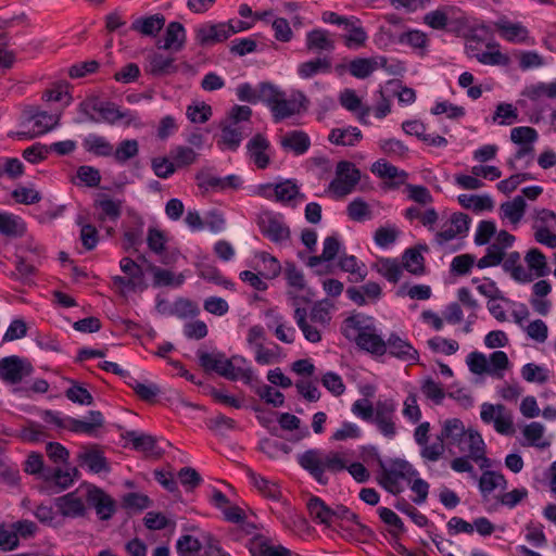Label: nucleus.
Here are the masks:
<instances>
[{
	"label": "nucleus",
	"mask_w": 556,
	"mask_h": 556,
	"mask_svg": "<svg viewBox=\"0 0 556 556\" xmlns=\"http://www.w3.org/2000/svg\"><path fill=\"white\" fill-rule=\"evenodd\" d=\"M298 463L321 485L329 482L326 471L337 473L346 469L359 483L369 479V471L363 464L355 462L348 466L339 452L324 453L319 448H311L298 455Z\"/></svg>",
	"instance_id": "obj_1"
},
{
	"label": "nucleus",
	"mask_w": 556,
	"mask_h": 556,
	"mask_svg": "<svg viewBox=\"0 0 556 556\" xmlns=\"http://www.w3.org/2000/svg\"><path fill=\"white\" fill-rule=\"evenodd\" d=\"M79 108L80 111L86 114L87 118L94 123L99 122V119L96 118L90 111L99 113L101 118L109 124H115L119 119L127 118V125H129L136 119V116H134L129 111L123 112L115 103L101 101L98 98H92L81 102Z\"/></svg>",
	"instance_id": "obj_2"
},
{
	"label": "nucleus",
	"mask_w": 556,
	"mask_h": 556,
	"mask_svg": "<svg viewBox=\"0 0 556 556\" xmlns=\"http://www.w3.org/2000/svg\"><path fill=\"white\" fill-rule=\"evenodd\" d=\"M361 179V172L349 161L337 164L336 178L330 182L329 189L338 197L351 193Z\"/></svg>",
	"instance_id": "obj_3"
},
{
	"label": "nucleus",
	"mask_w": 556,
	"mask_h": 556,
	"mask_svg": "<svg viewBox=\"0 0 556 556\" xmlns=\"http://www.w3.org/2000/svg\"><path fill=\"white\" fill-rule=\"evenodd\" d=\"M453 447H457L459 453L475 462H481L480 468L483 469L490 466L489 458L485 457L484 441L477 430L467 429L465 435H462Z\"/></svg>",
	"instance_id": "obj_4"
},
{
	"label": "nucleus",
	"mask_w": 556,
	"mask_h": 556,
	"mask_svg": "<svg viewBox=\"0 0 556 556\" xmlns=\"http://www.w3.org/2000/svg\"><path fill=\"white\" fill-rule=\"evenodd\" d=\"M228 23H204L194 30V38L200 47L206 48L226 41L233 35Z\"/></svg>",
	"instance_id": "obj_5"
},
{
	"label": "nucleus",
	"mask_w": 556,
	"mask_h": 556,
	"mask_svg": "<svg viewBox=\"0 0 556 556\" xmlns=\"http://www.w3.org/2000/svg\"><path fill=\"white\" fill-rule=\"evenodd\" d=\"M257 225L262 235L274 243H281L290 239V228L270 213L258 217Z\"/></svg>",
	"instance_id": "obj_6"
},
{
	"label": "nucleus",
	"mask_w": 556,
	"mask_h": 556,
	"mask_svg": "<svg viewBox=\"0 0 556 556\" xmlns=\"http://www.w3.org/2000/svg\"><path fill=\"white\" fill-rule=\"evenodd\" d=\"M395 412V404L392 400L378 401L375 407L372 420L379 431L388 438H393L396 433L393 415Z\"/></svg>",
	"instance_id": "obj_7"
},
{
	"label": "nucleus",
	"mask_w": 556,
	"mask_h": 556,
	"mask_svg": "<svg viewBox=\"0 0 556 556\" xmlns=\"http://www.w3.org/2000/svg\"><path fill=\"white\" fill-rule=\"evenodd\" d=\"M122 200H113L105 193H100L93 201V208L97 211L96 219L103 224L108 220L117 222L122 215Z\"/></svg>",
	"instance_id": "obj_8"
},
{
	"label": "nucleus",
	"mask_w": 556,
	"mask_h": 556,
	"mask_svg": "<svg viewBox=\"0 0 556 556\" xmlns=\"http://www.w3.org/2000/svg\"><path fill=\"white\" fill-rule=\"evenodd\" d=\"M87 503L96 509L101 520L112 518L116 510L115 501L102 489L92 486L87 492Z\"/></svg>",
	"instance_id": "obj_9"
},
{
	"label": "nucleus",
	"mask_w": 556,
	"mask_h": 556,
	"mask_svg": "<svg viewBox=\"0 0 556 556\" xmlns=\"http://www.w3.org/2000/svg\"><path fill=\"white\" fill-rule=\"evenodd\" d=\"M390 356L403 362L416 363L419 359L418 351L406 340L396 333H391L386 342Z\"/></svg>",
	"instance_id": "obj_10"
},
{
	"label": "nucleus",
	"mask_w": 556,
	"mask_h": 556,
	"mask_svg": "<svg viewBox=\"0 0 556 556\" xmlns=\"http://www.w3.org/2000/svg\"><path fill=\"white\" fill-rule=\"evenodd\" d=\"M30 371L25 370L24 363L18 356H8L0 361V379L16 384Z\"/></svg>",
	"instance_id": "obj_11"
},
{
	"label": "nucleus",
	"mask_w": 556,
	"mask_h": 556,
	"mask_svg": "<svg viewBox=\"0 0 556 556\" xmlns=\"http://www.w3.org/2000/svg\"><path fill=\"white\" fill-rule=\"evenodd\" d=\"M343 28L348 31L346 35L342 36L343 43L346 48H361L366 45L368 35L362 26L359 18L350 16L348 22L343 25Z\"/></svg>",
	"instance_id": "obj_12"
},
{
	"label": "nucleus",
	"mask_w": 556,
	"mask_h": 556,
	"mask_svg": "<svg viewBox=\"0 0 556 556\" xmlns=\"http://www.w3.org/2000/svg\"><path fill=\"white\" fill-rule=\"evenodd\" d=\"M354 341L359 349L372 355L382 356L387 353V341L375 333L374 330L357 333Z\"/></svg>",
	"instance_id": "obj_13"
},
{
	"label": "nucleus",
	"mask_w": 556,
	"mask_h": 556,
	"mask_svg": "<svg viewBox=\"0 0 556 556\" xmlns=\"http://www.w3.org/2000/svg\"><path fill=\"white\" fill-rule=\"evenodd\" d=\"M55 505L64 517H83L86 513V507L83 500L77 495V492H70L60 496L55 501Z\"/></svg>",
	"instance_id": "obj_14"
},
{
	"label": "nucleus",
	"mask_w": 556,
	"mask_h": 556,
	"mask_svg": "<svg viewBox=\"0 0 556 556\" xmlns=\"http://www.w3.org/2000/svg\"><path fill=\"white\" fill-rule=\"evenodd\" d=\"M247 148L257 168L265 169L269 165L270 159L268 154H266L269 142L262 134H256L249 141Z\"/></svg>",
	"instance_id": "obj_15"
},
{
	"label": "nucleus",
	"mask_w": 556,
	"mask_h": 556,
	"mask_svg": "<svg viewBox=\"0 0 556 556\" xmlns=\"http://www.w3.org/2000/svg\"><path fill=\"white\" fill-rule=\"evenodd\" d=\"M495 28L502 38L510 42L523 43L529 38L528 29L520 23L500 20L495 23Z\"/></svg>",
	"instance_id": "obj_16"
},
{
	"label": "nucleus",
	"mask_w": 556,
	"mask_h": 556,
	"mask_svg": "<svg viewBox=\"0 0 556 556\" xmlns=\"http://www.w3.org/2000/svg\"><path fill=\"white\" fill-rule=\"evenodd\" d=\"M165 25V17L161 13H156L146 17L136 18L130 29L143 36H156Z\"/></svg>",
	"instance_id": "obj_17"
},
{
	"label": "nucleus",
	"mask_w": 556,
	"mask_h": 556,
	"mask_svg": "<svg viewBox=\"0 0 556 556\" xmlns=\"http://www.w3.org/2000/svg\"><path fill=\"white\" fill-rule=\"evenodd\" d=\"M336 48V42L330 38L329 31L316 28L306 34V49L311 52H331Z\"/></svg>",
	"instance_id": "obj_18"
},
{
	"label": "nucleus",
	"mask_w": 556,
	"mask_h": 556,
	"mask_svg": "<svg viewBox=\"0 0 556 556\" xmlns=\"http://www.w3.org/2000/svg\"><path fill=\"white\" fill-rule=\"evenodd\" d=\"M504 271L509 273L511 278L518 282H530L533 280L531 274L527 273L525 267L520 264V253L517 251L510 252L505 255L501 263Z\"/></svg>",
	"instance_id": "obj_19"
},
{
	"label": "nucleus",
	"mask_w": 556,
	"mask_h": 556,
	"mask_svg": "<svg viewBox=\"0 0 556 556\" xmlns=\"http://www.w3.org/2000/svg\"><path fill=\"white\" fill-rule=\"evenodd\" d=\"M464 422L459 418H448L442 422L439 439L445 442L447 448H452L456 442L465 435Z\"/></svg>",
	"instance_id": "obj_20"
},
{
	"label": "nucleus",
	"mask_w": 556,
	"mask_h": 556,
	"mask_svg": "<svg viewBox=\"0 0 556 556\" xmlns=\"http://www.w3.org/2000/svg\"><path fill=\"white\" fill-rule=\"evenodd\" d=\"M90 421H84L75 418H67L66 429L75 433L92 434L97 428H101L104 424L103 416L99 410L89 412Z\"/></svg>",
	"instance_id": "obj_21"
},
{
	"label": "nucleus",
	"mask_w": 556,
	"mask_h": 556,
	"mask_svg": "<svg viewBox=\"0 0 556 556\" xmlns=\"http://www.w3.org/2000/svg\"><path fill=\"white\" fill-rule=\"evenodd\" d=\"M311 518L320 525L331 528V507L320 497L312 496L306 504Z\"/></svg>",
	"instance_id": "obj_22"
},
{
	"label": "nucleus",
	"mask_w": 556,
	"mask_h": 556,
	"mask_svg": "<svg viewBox=\"0 0 556 556\" xmlns=\"http://www.w3.org/2000/svg\"><path fill=\"white\" fill-rule=\"evenodd\" d=\"M267 317H271V324H268L267 327L269 329L275 328V336L281 342L291 344L294 342L295 330L292 327H286L283 317L275 312V309L269 308L265 312Z\"/></svg>",
	"instance_id": "obj_23"
},
{
	"label": "nucleus",
	"mask_w": 556,
	"mask_h": 556,
	"mask_svg": "<svg viewBox=\"0 0 556 556\" xmlns=\"http://www.w3.org/2000/svg\"><path fill=\"white\" fill-rule=\"evenodd\" d=\"M78 460L80 462V464L86 465L89 468V470L94 473L110 470V467L103 453L96 447L89 448L80 453L78 455Z\"/></svg>",
	"instance_id": "obj_24"
},
{
	"label": "nucleus",
	"mask_w": 556,
	"mask_h": 556,
	"mask_svg": "<svg viewBox=\"0 0 556 556\" xmlns=\"http://www.w3.org/2000/svg\"><path fill=\"white\" fill-rule=\"evenodd\" d=\"M331 72V61L329 58H316L306 62H303L298 67V74L304 78L308 79L319 73H330Z\"/></svg>",
	"instance_id": "obj_25"
},
{
	"label": "nucleus",
	"mask_w": 556,
	"mask_h": 556,
	"mask_svg": "<svg viewBox=\"0 0 556 556\" xmlns=\"http://www.w3.org/2000/svg\"><path fill=\"white\" fill-rule=\"evenodd\" d=\"M185 41L186 30L184 25L179 22H170L166 27L163 48L179 51L182 49Z\"/></svg>",
	"instance_id": "obj_26"
},
{
	"label": "nucleus",
	"mask_w": 556,
	"mask_h": 556,
	"mask_svg": "<svg viewBox=\"0 0 556 556\" xmlns=\"http://www.w3.org/2000/svg\"><path fill=\"white\" fill-rule=\"evenodd\" d=\"M248 476L262 495L273 501H279L281 498V491L276 482L267 480L255 473L252 469H248Z\"/></svg>",
	"instance_id": "obj_27"
},
{
	"label": "nucleus",
	"mask_w": 556,
	"mask_h": 556,
	"mask_svg": "<svg viewBox=\"0 0 556 556\" xmlns=\"http://www.w3.org/2000/svg\"><path fill=\"white\" fill-rule=\"evenodd\" d=\"M83 147L96 156L108 157L113 155V144L102 136L89 135L84 139Z\"/></svg>",
	"instance_id": "obj_28"
},
{
	"label": "nucleus",
	"mask_w": 556,
	"mask_h": 556,
	"mask_svg": "<svg viewBox=\"0 0 556 556\" xmlns=\"http://www.w3.org/2000/svg\"><path fill=\"white\" fill-rule=\"evenodd\" d=\"M269 109L276 123L300 112L296 101L286 99L283 91L282 96L278 97Z\"/></svg>",
	"instance_id": "obj_29"
},
{
	"label": "nucleus",
	"mask_w": 556,
	"mask_h": 556,
	"mask_svg": "<svg viewBox=\"0 0 556 556\" xmlns=\"http://www.w3.org/2000/svg\"><path fill=\"white\" fill-rule=\"evenodd\" d=\"M235 361H242L244 362L243 357L240 356H232L231 358H226L223 363V367L219 371V376L228 379L230 381H237L239 379H243L247 382L251 380L252 371L251 369H242L240 367H236L233 362Z\"/></svg>",
	"instance_id": "obj_30"
},
{
	"label": "nucleus",
	"mask_w": 556,
	"mask_h": 556,
	"mask_svg": "<svg viewBox=\"0 0 556 556\" xmlns=\"http://www.w3.org/2000/svg\"><path fill=\"white\" fill-rule=\"evenodd\" d=\"M281 146L293 151L296 155H301L308 150L311 141L304 131L294 130L282 138Z\"/></svg>",
	"instance_id": "obj_31"
},
{
	"label": "nucleus",
	"mask_w": 556,
	"mask_h": 556,
	"mask_svg": "<svg viewBox=\"0 0 556 556\" xmlns=\"http://www.w3.org/2000/svg\"><path fill=\"white\" fill-rule=\"evenodd\" d=\"M243 139V135L241 131V127L236 125H224L222 126V135L220 139L217 141V144L222 149H228L231 151H236Z\"/></svg>",
	"instance_id": "obj_32"
},
{
	"label": "nucleus",
	"mask_w": 556,
	"mask_h": 556,
	"mask_svg": "<svg viewBox=\"0 0 556 556\" xmlns=\"http://www.w3.org/2000/svg\"><path fill=\"white\" fill-rule=\"evenodd\" d=\"M378 67V60L374 58H356L352 60L348 70L350 74L358 79L369 77Z\"/></svg>",
	"instance_id": "obj_33"
},
{
	"label": "nucleus",
	"mask_w": 556,
	"mask_h": 556,
	"mask_svg": "<svg viewBox=\"0 0 556 556\" xmlns=\"http://www.w3.org/2000/svg\"><path fill=\"white\" fill-rule=\"evenodd\" d=\"M363 135L357 127L345 129L334 128L329 134V141L337 146H354L361 141Z\"/></svg>",
	"instance_id": "obj_34"
},
{
	"label": "nucleus",
	"mask_w": 556,
	"mask_h": 556,
	"mask_svg": "<svg viewBox=\"0 0 556 556\" xmlns=\"http://www.w3.org/2000/svg\"><path fill=\"white\" fill-rule=\"evenodd\" d=\"M274 195L275 200L281 203H289L296 198H300V200L305 199V195L300 193L298 185L290 179L276 184L274 186Z\"/></svg>",
	"instance_id": "obj_35"
},
{
	"label": "nucleus",
	"mask_w": 556,
	"mask_h": 556,
	"mask_svg": "<svg viewBox=\"0 0 556 556\" xmlns=\"http://www.w3.org/2000/svg\"><path fill=\"white\" fill-rule=\"evenodd\" d=\"M370 319L369 317H365L361 314L351 315L348 318L344 319L343 326L341 329L342 334L349 339L354 340V331H357V333L363 331H370L375 330V328L370 325L364 326V320Z\"/></svg>",
	"instance_id": "obj_36"
},
{
	"label": "nucleus",
	"mask_w": 556,
	"mask_h": 556,
	"mask_svg": "<svg viewBox=\"0 0 556 556\" xmlns=\"http://www.w3.org/2000/svg\"><path fill=\"white\" fill-rule=\"evenodd\" d=\"M169 156L177 169L188 167L198 160V153L187 146H176L170 150Z\"/></svg>",
	"instance_id": "obj_37"
},
{
	"label": "nucleus",
	"mask_w": 556,
	"mask_h": 556,
	"mask_svg": "<svg viewBox=\"0 0 556 556\" xmlns=\"http://www.w3.org/2000/svg\"><path fill=\"white\" fill-rule=\"evenodd\" d=\"M24 226L20 223L18 217L10 213L0 212V235L16 238L24 233Z\"/></svg>",
	"instance_id": "obj_38"
},
{
	"label": "nucleus",
	"mask_w": 556,
	"mask_h": 556,
	"mask_svg": "<svg viewBox=\"0 0 556 556\" xmlns=\"http://www.w3.org/2000/svg\"><path fill=\"white\" fill-rule=\"evenodd\" d=\"M506 484L507 481L502 473L490 470L484 471L479 480V488L484 496L490 494L498 486L506 489Z\"/></svg>",
	"instance_id": "obj_39"
},
{
	"label": "nucleus",
	"mask_w": 556,
	"mask_h": 556,
	"mask_svg": "<svg viewBox=\"0 0 556 556\" xmlns=\"http://www.w3.org/2000/svg\"><path fill=\"white\" fill-rule=\"evenodd\" d=\"M458 202L464 208H471L475 212L490 211L493 208V201L488 195L460 194Z\"/></svg>",
	"instance_id": "obj_40"
},
{
	"label": "nucleus",
	"mask_w": 556,
	"mask_h": 556,
	"mask_svg": "<svg viewBox=\"0 0 556 556\" xmlns=\"http://www.w3.org/2000/svg\"><path fill=\"white\" fill-rule=\"evenodd\" d=\"M197 355L199 358V365L204 369V371L216 372L219 375L226 357L224 353H208L204 351H198Z\"/></svg>",
	"instance_id": "obj_41"
},
{
	"label": "nucleus",
	"mask_w": 556,
	"mask_h": 556,
	"mask_svg": "<svg viewBox=\"0 0 556 556\" xmlns=\"http://www.w3.org/2000/svg\"><path fill=\"white\" fill-rule=\"evenodd\" d=\"M126 383L134 390L136 395L144 402L153 403L155 402V397L160 393V389L156 384H144L135 379L131 375L126 380Z\"/></svg>",
	"instance_id": "obj_42"
},
{
	"label": "nucleus",
	"mask_w": 556,
	"mask_h": 556,
	"mask_svg": "<svg viewBox=\"0 0 556 556\" xmlns=\"http://www.w3.org/2000/svg\"><path fill=\"white\" fill-rule=\"evenodd\" d=\"M174 58L154 53L150 58V73L154 76H163L175 73L177 71V66L174 65Z\"/></svg>",
	"instance_id": "obj_43"
},
{
	"label": "nucleus",
	"mask_w": 556,
	"mask_h": 556,
	"mask_svg": "<svg viewBox=\"0 0 556 556\" xmlns=\"http://www.w3.org/2000/svg\"><path fill=\"white\" fill-rule=\"evenodd\" d=\"M525 261H526L529 269L534 270L536 277H543V276L547 275L548 267H547L546 257L543 254V252L540 251L539 249H536V248L530 249L525 256Z\"/></svg>",
	"instance_id": "obj_44"
},
{
	"label": "nucleus",
	"mask_w": 556,
	"mask_h": 556,
	"mask_svg": "<svg viewBox=\"0 0 556 556\" xmlns=\"http://www.w3.org/2000/svg\"><path fill=\"white\" fill-rule=\"evenodd\" d=\"M143 225V220L141 218H138L136 220L135 226L125 230L123 236V248L125 251H129L130 249L137 251V248L142 243Z\"/></svg>",
	"instance_id": "obj_45"
},
{
	"label": "nucleus",
	"mask_w": 556,
	"mask_h": 556,
	"mask_svg": "<svg viewBox=\"0 0 556 556\" xmlns=\"http://www.w3.org/2000/svg\"><path fill=\"white\" fill-rule=\"evenodd\" d=\"M377 271L388 281L396 283L402 276V267L396 260L381 258L375 264Z\"/></svg>",
	"instance_id": "obj_46"
},
{
	"label": "nucleus",
	"mask_w": 556,
	"mask_h": 556,
	"mask_svg": "<svg viewBox=\"0 0 556 556\" xmlns=\"http://www.w3.org/2000/svg\"><path fill=\"white\" fill-rule=\"evenodd\" d=\"M526 205L523 197L517 195L513 201L503 203L501 210L504 217L508 218L513 224H517L525 214Z\"/></svg>",
	"instance_id": "obj_47"
},
{
	"label": "nucleus",
	"mask_w": 556,
	"mask_h": 556,
	"mask_svg": "<svg viewBox=\"0 0 556 556\" xmlns=\"http://www.w3.org/2000/svg\"><path fill=\"white\" fill-rule=\"evenodd\" d=\"M150 269L153 273V285L155 287H163V286L179 287L185 281V277L182 274L175 277L170 270L163 269L157 266H150Z\"/></svg>",
	"instance_id": "obj_48"
},
{
	"label": "nucleus",
	"mask_w": 556,
	"mask_h": 556,
	"mask_svg": "<svg viewBox=\"0 0 556 556\" xmlns=\"http://www.w3.org/2000/svg\"><path fill=\"white\" fill-rule=\"evenodd\" d=\"M339 267L343 271L351 274L352 278L350 280L353 282L363 281L367 276V271L363 268L364 265L361 267L357 263V258L354 255L341 256L339 260Z\"/></svg>",
	"instance_id": "obj_49"
},
{
	"label": "nucleus",
	"mask_w": 556,
	"mask_h": 556,
	"mask_svg": "<svg viewBox=\"0 0 556 556\" xmlns=\"http://www.w3.org/2000/svg\"><path fill=\"white\" fill-rule=\"evenodd\" d=\"M403 267L413 275L425 273V258L416 249H408L403 254Z\"/></svg>",
	"instance_id": "obj_50"
},
{
	"label": "nucleus",
	"mask_w": 556,
	"mask_h": 556,
	"mask_svg": "<svg viewBox=\"0 0 556 556\" xmlns=\"http://www.w3.org/2000/svg\"><path fill=\"white\" fill-rule=\"evenodd\" d=\"M139 152L138 141L135 139H126L119 142L117 148L113 149V157L119 163L124 164L128 160L135 157Z\"/></svg>",
	"instance_id": "obj_51"
},
{
	"label": "nucleus",
	"mask_w": 556,
	"mask_h": 556,
	"mask_svg": "<svg viewBox=\"0 0 556 556\" xmlns=\"http://www.w3.org/2000/svg\"><path fill=\"white\" fill-rule=\"evenodd\" d=\"M505 255V250L494 242L488 247L485 255L477 262V266L481 269L497 266L503 262Z\"/></svg>",
	"instance_id": "obj_52"
},
{
	"label": "nucleus",
	"mask_w": 556,
	"mask_h": 556,
	"mask_svg": "<svg viewBox=\"0 0 556 556\" xmlns=\"http://www.w3.org/2000/svg\"><path fill=\"white\" fill-rule=\"evenodd\" d=\"M283 274L288 286L293 289L294 293L304 290L306 286L304 275L293 262L285 263Z\"/></svg>",
	"instance_id": "obj_53"
},
{
	"label": "nucleus",
	"mask_w": 556,
	"mask_h": 556,
	"mask_svg": "<svg viewBox=\"0 0 556 556\" xmlns=\"http://www.w3.org/2000/svg\"><path fill=\"white\" fill-rule=\"evenodd\" d=\"M124 439L129 440L132 447L141 452H152L156 445V439L150 434H139L136 431H127Z\"/></svg>",
	"instance_id": "obj_54"
},
{
	"label": "nucleus",
	"mask_w": 556,
	"mask_h": 556,
	"mask_svg": "<svg viewBox=\"0 0 556 556\" xmlns=\"http://www.w3.org/2000/svg\"><path fill=\"white\" fill-rule=\"evenodd\" d=\"M29 119L34 121V126L37 128V131L40 135H43L53 129L59 122V117L41 110H36V114L29 115Z\"/></svg>",
	"instance_id": "obj_55"
},
{
	"label": "nucleus",
	"mask_w": 556,
	"mask_h": 556,
	"mask_svg": "<svg viewBox=\"0 0 556 556\" xmlns=\"http://www.w3.org/2000/svg\"><path fill=\"white\" fill-rule=\"evenodd\" d=\"M257 257L262 262L263 269L260 273L266 279H274L278 277L281 273L280 262L267 252H261L257 254Z\"/></svg>",
	"instance_id": "obj_56"
},
{
	"label": "nucleus",
	"mask_w": 556,
	"mask_h": 556,
	"mask_svg": "<svg viewBox=\"0 0 556 556\" xmlns=\"http://www.w3.org/2000/svg\"><path fill=\"white\" fill-rule=\"evenodd\" d=\"M122 505L125 509L141 511L151 506V500L146 494L130 492L123 496Z\"/></svg>",
	"instance_id": "obj_57"
},
{
	"label": "nucleus",
	"mask_w": 556,
	"mask_h": 556,
	"mask_svg": "<svg viewBox=\"0 0 556 556\" xmlns=\"http://www.w3.org/2000/svg\"><path fill=\"white\" fill-rule=\"evenodd\" d=\"M538 138V131L529 126L515 127L510 131V140L520 146L532 144Z\"/></svg>",
	"instance_id": "obj_58"
},
{
	"label": "nucleus",
	"mask_w": 556,
	"mask_h": 556,
	"mask_svg": "<svg viewBox=\"0 0 556 556\" xmlns=\"http://www.w3.org/2000/svg\"><path fill=\"white\" fill-rule=\"evenodd\" d=\"M397 40L400 43L408 45L414 49H424L429 42L427 34L417 29L402 33Z\"/></svg>",
	"instance_id": "obj_59"
},
{
	"label": "nucleus",
	"mask_w": 556,
	"mask_h": 556,
	"mask_svg": "<svg viewBox=\"0 0 556 556\" xmlns=\"http://www.w3.org/2000/svg\"><path fill=\"white\" fill-rule=\"evenodd\" d=\"M71 382L73 386L65 391V396L73 403L80 405H92L93 396L91 393L87 389L79 386L77 382L73 380Z\"/></svg>",
	"instance_id": "obj_60"
},
{
	"label": "nucleus",
	"mask_w": 556,
	"mask_h": 556,
	"mask_svg": "<svg viewBox=\"0 0 556 556\" xmlns=\"http://www.w3.org/2000/svg\"><path fill=\"white\" fill-rule=\"evenodd\" d=\"M348 215L352 220L363 222L371 218V211L363 199L357 198L348 205Z\"/></svg>",
	"instance_id": "obj_61"
},
{
	"label": "nucleus",
	"mask_w": 556,
	"mask_h": 556,
	"mask_svg": "<svg viewBox=\"0 0 556 556\" xmlns=\"http://www.w3.org/2000/svg\"><path fill=\"white\" fill-rule=\"evenodd\" d=\"M20 437L23 441L35 443L43 441L48 434L42 425L29 421L27 426L22 428Z\"/></svg>",
	"instance_id": "obj_62"
},
{
	"label": "nucleus",
	"mask_w": 556,
	"mask_h": 556,
	"mask_svg": "<svg viewBox=\"0 0 556 556\" xmlns=\"http://www.w3.org/2000/svg\"><path fill=\"white\" fill-rule=\"evenodd\" d=\"M395 508L409 516L413 522L418 527H426L429 522L426 515L421 514L415 506L404 498L396 502Z\"/></svg>",
	"instance_id": "obj_63"
},
{
	"label": "nucleus",
	"mask_w": 556,
	"mask_h": 556,
	"mask_svg": "<svg viewBox=\"0 0 556 556\" xmlns=\"http://www.w3.org/2000/svg\"><path fill=\"white\" fill-rule=\"evenodd\" d=\"M282 96V91L268 81L261 83L257 87V102L265 103L268 108L273 105L278 97Z\"/></svg>",
	"instance_id": "obj_64"
}]
</instances>
